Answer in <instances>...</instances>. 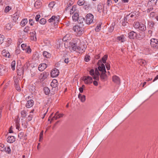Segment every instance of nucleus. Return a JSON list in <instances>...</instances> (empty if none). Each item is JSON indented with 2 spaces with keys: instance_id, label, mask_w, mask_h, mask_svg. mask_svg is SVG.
Wrapping results in <instances>:
<instances>
[{
  "instance_id": "nucleus-1",
  "label": "nucleus",
  "mask_w": 158,
  "mask_h": 158,
  "mask_svg": "<svg viewBox=\"0 0 158 158\" xmlns=\"http://www.w3.org/2000/svg\"><path fill=\"white\" fill-rule=\"evenodd\" d=\"M98 69L99 71L102 72L101 74L99 75L101 79L104 81L106 80L107 79V76L106 74V72L104 64L102 63L101 66H98Z\"/></svg>"
},
{
  "instance_id": "nucleus-2",
  "label": "nucleus",
  "mask_w": 158,
  "mask_h": 158,
  "mask_svg": "<svg viewBox=\"0 0 158 158\" xmlns=\"http://www.w3.org/2000/svg\"><path fill=\"white\" fill-rule=\"evenodd\" d=\"M83 27L80 26L79 25H75L73 27V31L75 32L77 35H81L84 32Z\"/></svg>"
},
{
  "instance_id": "nucleus-3",
  "label": "nucleus",
  "mask_w": 158,
  "mask_h": 158,
  "mask_svg": "<svg viewBox=\"0 0 158 158\" xmlns=\"http://www.w3.org/2000/svg\"><path fill=\"white\" fill-rule=\"evenodd\" d=\"M94 18V15L92 14L88 13L87 14L85 18L86 24L89 25L92 23H94L95 21Z\"/></svg>"
},
{
  "instance_id": "nucleus-4",
  "label": "nucleus",
  "mask_w": 158,
  "mask_h": 158,
  "mask_svg": "<svg viewBox=\"0 0 158 158\" xmlns=\"http://www.w3.org/2000/svg\"><path fill=\"white\" fill-rule=\"evenodd\" d=\"M98 69L97 68L95 69V71L94 69H91L89 71L90 74L93 76V79L95 80H99L100 73Z\"/></svg>"
},
{
  "instance_id": "nucleus-5",
  "label": "nucleus",
  "mask_w": 158,
  "mask_h": 158,
  "mask_svg": "<svg viewBox=\"0 0 158 158\" xmlns=\"http://www.w3.org/2000/svg\"><path fill=\"white\" fill-rule=\"evenodd\" d=\"M128 37L131 39H137L138 34L133 31L129 32L128 34Z\"/></svg>"
},
{
  "instance_id": "nucleus-6",
  "label": "nucleus",
  "mask_w": 158,
  "mask_h": 158,
  "mask_svg": "<svg viewBox=\"0 0 158 158\" xmlns=\"http://www.w3.org/2000/svg\"><path fill=\"white\" fill-rule=\"evenodd\" d=\"M83 80L85 83L86 84H89L93 82L92 78L90 76H84L83 77Z\"/></svg>"
},
{
  "instance_id": "nucleus-7",
  "label": "nucleus",
  "mask_w": 158,
  "mask_h": 158,
  "mask_svg": "<svg viewBox=\"0 0 158 158\" xmlns=\"http://www.w3.org/2000/svg\"><path fill=\"white\" fill-rule=\"evenodd\" d=\"M150 44L152 47L156 48L158 44V40L154 38L150 40Z\"/></svg>"
},
{
  "instance_id": "nucleus-8",
  "label": "nucleus",
  "mask_w": 158,
  "mask_h": 158,
  "mask_svg": "<svg viewBox=\"0 0 158 158\" xmlns=\"http://www.w3.org/2000/svg\"><path fill=\"white\" fill-rule=\"evenodd\" d=\"M79 25L81 27H84L85 23V18H84L81 16H80L79 19L77 21Z\"/></svg>"
},
{
  "instance_id": "nucleus-9",
  "label": "nucleus",
  "mask_w": 158,
  "mask_h": 158,
  "mask_svg": "<svg viewBox=\"0 0 158 158\" xmlns=\"http://www.w3.org/2000/svg\"><path fill=\"white\" fill-rule=\"evenodd\" d=\"M7 69L4 66L0 64V75L2 76L5 74Z\"/></svg>"
},
{
  "instance_id": "nucleus-10",
  "label": "nucleus",
  "mask_w": 158,
  "mask_h": 158,
  "mask_svg": "<svg viewBox=\"0 0 158 158\" xmlns=\"http://www.w3.org/2000/svg\"><path fill=\"white\" fill-rule=\"evenodd\" d=\"M59 70L57 69H55L52 71L51 73V75L52 77H55L59 75Z\"/></svg>"
},
{
  "instance_id": "nucleus-11",
  "label": "nucleus",
  "mask_w": 158,
  "mask_h": 158,
  "mask_svg": "<svg viewBox=\"0 0 158 158\" xmlns=\"http://www.w3.org/2000/svg\"><path fill=\"white\" fill-rule=\"evenodd\" d=\"M59 16H55L53 15L50 19L48 20L49 22L51 23L53 22H57L59 21Z\"/></svg>"
},
{
  "instance_id": "nucleus-12",
  "label": "nucleus",
  "mask_w": 158,
  "mask_h": 158,
  "mask_svg": "<svg viewBox=\"0 0 158 158\" xmlns=\"http://www.w3.org/2000/svg\"><path fill=\"white\" fill-rule=\"evenodd\" d=\"M58 83L57 80L54 79L51 82V85L52 88H55L56 89H58Z\"/></svg>"
},
{
  "instance_id": "nucleus-13",
  "label": "nucleus",
  "mask_w": 158,
  "mask_h": 158,
  "mask_svg": "<svg viewBox=\"0 0 158 158\" xmlns=\"http://www.w3.org/2000/svg\"><path fill=\"white\" fill-rule=\"evenodd\" d=\"M49 75V73L48 72H44L41 74V80L42 81L44 80Z\"/></svg>"
},
{
  "instance_id": "nucleus-14",
  "label": "nucleus",
  "mask_w": 158,
  "mask_h": 158,
  "mask_svg": "<svg viewBox=\"0 0 158 158\" xmlns=\"http://www.w3.org/2000/svg\"><path fill=\"white\" fill-rule=\"evenodd\" d=\"M113 81L115 83L119 84L120 83V81L119 78L116 75L112 77Z\"/></svg>"
},
{
  "instance_id": "nucleus-15",
  "label": "nucleus",
  "mask_w": 158,
  "mask_h": 158,
  "mask_svg": "<svg viewBox=\"0 0 158 158\" xmlns=\"http://www.w3.org/2000/svg\"><path fill=\"white\" fill-rule=\"evenodd\" d=\"M47 67V65L45 63H42L39 65L38 67V70L40 71H42Z\"/></svg>"
},
{
  "instance_id": "nucleus-16",
  "label": "nucleus",
  "mask_w": 158,
  "mask_h": 158,
  "mask_svg": "<svg viewBox=\"0 0 158 158\" xmlns=\"http://www.w3.org/2000/svg\"><path fill=\"white\" fill-rule=\"evenodd\" d=\"M146 35L144 31H142L140 32L139 34H138L137 39L141 40L144 38L145 36Z\"/></svg>"
},
{
  "instance_id": "nucleus-17",
  "label": "nucleus",
  "mask_w": 158,
  "mask_h": 158,
  "mask_svg": "<svg viewBox=\"0 0 158 158\" xmlns=\"http://www.w3.org/2000/svg\"><path fill=\"white\" fill-rule=\"evenodd\" d=\"M73 14L72 16L73 20V21L76 22L78 20V19H79V18L80 17L78 13H77V12H76Z\"/></svg>"
},
{
  "instance_id": "nucleus-18",
  "label": "nucleus",
  "mask_w": 158,
  "mask_h": 158,
  "mask_svg": "<svg viewBox=\"0 0 158 158\" xmlns=\"http://www.w3.org/2000/svg\"><path fill=\"white\" fill-rule=\"evenodd\" d=\"M15 86L18 91H20L21 90V88L18 84L19 80L18 79H16L14 80Z\"/></svg>"
},
{
  "instance_id": "nucleus-19",
  "label": "nucleus",
  "mask_w": 158,
  "mask_h": 158,
  "mask_svg": "<svg viewBox=\"0 0 158 158\" xmlns=\"http://www.w3.org/2000/svg\"><path fill=\"white\" fill-rule=\"evenodd\" d=\"M34 103V102L32 100H28L26 103V106L27 108H30L33 106Z\"/></svg>"
},
{
  "instance_id": "nucleus-20",
  "label": "nucleus",
  "mask_w": 158,
  "mask_h": 158,
  "mask_svg": "<svg viewBox=\"0 0 158 158\" xmlns=\"http://www.w3.org/2000/svg\"><path fill=\"white\" fill-rule=\"evenodd\" d=\"M107 55H105L102 58V60H98V66H99V63H102V62L104 64H106V60L107 59Z\"/></svg>"
},
{
  "instance_id": "nucleus-21",
  "label": "nucleus",
  "mask_w": 158,
  "mask_h": 158,
  "mask_svg": "<svg viewBox=\"0 0 158 158\" xmlns=\"http://www.w3.org/2000/svg\"><path fill=\"white\" fill-rule=\"evenodd\" d=\"M31 39L32 40L36 41L37 39L36 37V32L35 31H33L30 32Z\"/></svg>"
},
{
  "instance_id": "nucleus-22",
  "label": "nucleus",
  "mask_w": 158,
  "mask_h": 158,
  "mask_svg": "<svg viewBox=\"0 0 158 158\" xmlns=\"http://www.w3.org/2000/svg\"><path fill=\"white\" fill-rule=\"evenodd\" d=\"M8 142L12 143L15 141V137L13 136H10L8 137L7 138Z\"/></svg>"
},
{
  "instance_id": "nucleus-23",
  "label": "nucleus",
  "mask_w": 158,
  "mask_h": 158,
  "mask_svg": "<svg viewBox=\"0 0 158 158\" xmlns=\"http://www.w3.org/2000/svg\"><path fill=\"white\" fill-rule=\"evenodd\" d=\"M78 98L82 102H84L85 100V95H82L81 94H79L78 95Z\"/></svg>"
},
{
  "instance_id": "nucleus-24",
  "label": "nucleus",
  "mask_w": 158,
  "mask_h": 158,
  "mask_svg": "<svg viewBox=\"0 0 158 158\" xmlns=\"http://www.w3.org/2000/svg\"><path fill=\"white\" fill-rule=\"evenodd\" d=\"M24 70L22 68H19L18 69L17 73L18 75L21 76L23 74Z\"/></svg>"
},
{
  "instance_id": "nucleus-25",
  "label": "nucleus",
  "mask_w": 158,
  "mask_h": 158,
  "mask_svg": "<svg viewBox=\"0 0 158 158\" xmlns=\"http://www.w3.org/2000/svg\"><path fill=\"white\" fill-rule=\"evenodd\" d=\"M138 29L142 31H145L146 28L145 25L142 23H141Z\"/></svg>"
},
{
  "instance_id": "nucleus-26",
  "label": "nucleus",
  "mask_w": 158,
  "mask_h": 158,
  "mask_svg": "<svg viewBox=\"0 0 158 158\" xmlns=\"http://www.w3.org/2000/svg\"><path fill=\"white\" fill-rule=\"evenodd\" d=\"M43 55L44 57L47 58H50L51 56V54L47 51H44L43 52Z\"/></svg>"
},
{
  "instance_id": "nucleus-27",
  "label": "nucleus",
  "mask_w": 158,
  "mask_h": 158,
  "mask_svg": "<svg viewBox=\"0 0 158 158\" xmlns=\"http://www.w3.org/2000/svg\"><path fill=\"white\" fill-rule=\"evenodd\" d=\"M97 10L100 13L101 12H104V9H102V6L100 4H99L98 6Z\"/></svg>"
},
{
  "instance_id": "nucleus-28",
  "label": "nucleus",
  "mask_w": 158,
  "mask_h": 158,
  "mask_svg": "<svg viewBox=\"0 0 158 158\" xmlns=\"http://www.w3.org/2000/svg\"><path fill=\"white\" fill-rule=\"evenodd\" d=\"M41 3L39 1H36L34 3V7L36 8H38L40 7Z\"/></svg>"
},
{
  "instance_id": "nucleus-29",
  "label": "nucleus",
  "mask_w": 158,
  "mask_h": 158,
  "mask_svg": "<svg viewBox=\"0 0 158 158\" xmlns=\"http://www.w3.org/2000/svg\"><path fill=\"white\" fill-rule=\"evenodd\" d=\"M117 39L119 41H120L122 42H123L125 41L124 37L123 35L117 37Z\"/></svg>"
},
{
  "instance_id": "nucleus-30",
  "label": "nucleus",
  "mask_w": 158,
  "mask_h": 158,
  "mask_svg": "<svg viewBox=\"0 0 158 158\" xmlns=\"http://www.w3.org/2000/svg\"><path fill=\"white\" fill-rule=\"evenodd\" d=\"M2 54L3 56L7 58H9L10 56V54L8 52H6L5 50H3Z\"/></svg>"
},
{
  "instance_id": "nucleus-31",
  "label": "nucleus",
  "mask_w": 158,
  "mask_h": 158,
  "mask_svg": "<svg viewBox=\"0 0 158 158\" xmlns=\"http://www.w3.org/2000/svg\"><path fill=\"white\" fill-rule=\"evenodd\" d=\"M27 23V19H23L20 23V25L22 26H25Z\"/></svg>"
},
{
  "instance_id": "nucleus-32",
  "label": "nucleus",
  "mask_w": 158,
  "mask_h": 158,
  "mask_svg": "<svg viewBox=\"0 0 158 158\" xmlns=\"http://www.w3.org/2000/svg\"><path fill=\"white\" fill-rule=\"evenodd\" d=\"M71 47H72V49L74 51L77 52V44L76 43H72L71 44Z\"/></svg>"
},
{
  "instance_id": "nucleus-33",
  "label": "nucleus",
  "mask_w": 158,
  "mask_h": 158,
  "mask_svg": "<svg viewBox=\"0 0 158 158\" xmlns=\"http://www.w3.org/2000/svg\"><path fill=\"white\" fill-rule=\"evenodd\" d=\"M44 91L46 95H48L50 93V90L48 87H45L44 88Z\"/></svg>"
},
{
  "instance_id": "nucleus-34",
  "label": "nucleus",
  "mask_w": 158,
  "mask_h": 158,
  "mask_svg": "<svg viewBox=\"0 0 158 158\" xmlns=\"http://www.w3.org/2000/svg\"><path fill=\"white\" fill-rule=\"evenodd\" d=\"M12 26L13 25L11 23H8L6 24L5 28L8 30H10L12 27Z\"/></svg>"
},
{
  "instance_id": "nucleus-35",
  "label": "nucleus",
  "mask_w": 158,
  "mask_h": 158,
  "mask_svg": "<svg viewBox=\"0 0 158 158\" xmlns=\"http://www.w3.org/2000/svg\"><path fill=\"white\" fill-rule=\"evenodd\" d=\"M115 25V23H113L111 25L109 29V32H112L114 29V27Z\"/></svg>"
},
{
  "instance_id": "nucleus-36",
  "label": "nucleus",
  "mask_w": 158,
  "mask_h": 158,
  "mask_svg": "<svg viewBox=\"0 0 158 158\" xmlns=\"http://www.w3.org/2000/svg\"><path fill=\"white\" fill-rule=\"evenodd\" d=\"M85 2L84 0H79L77 2V4L79 6H82L85 4Z\"/></svg>"
},
{
  "instance_id": "nucleus-37",
  "label": "nucleus",
  "mask_w": 158,
  "mask_h": 158,
  "mask_svg": "<svg viewBox=\"0 0 158 158\" xmlns=\"http://www.w3.org/2000/svg\"><path fill=\"white\" fill-rule=\"evenodd\" d=\"M30 65V64L28 62H26L22 68L24 70H27Z\"/></svg>"
},
{
  "instance_id": "nucleus-38",
  "label": "nucleus",
  "mask_w": 158,
  "mask_h": 158,
  "mask_svg": "<svg viewBox=\"0 0 158 158\" xmlns=\"http://www.w3.org/2000/svg\"><path fill=\"white\" fill-rule=\"evenodd\" d=\"M139 63L141 65H145L146 64V61L143 60H139Z\"/></svg>"
},
{
  "instance_id": "nucleus-39",
  "label": "nucleus",
  "mask_w": 158,
  "mask_h": 158,
  "mask_svg": "<svg viewBox=\"0 0 158 158\" xmlns=\"http://www.w3.org/2000/svg\"><path fill=\"white\" fill-rule=\"evenodd\" d=\"M15 61H13L11 64V67L13 70H14L15 69Z\"/></svg>"
},
{
  "instance_id": "nucleus-40",
  "label": "nucleus",
  "mask_w": 158,
  "mask_h": 158,
  "mask_svg": "<svg viewBox=\"0 0 158 158\" xmlns=\"http://www.w3.org/2000/svg\"><path fill=\"white\" fill-rule=\"evenodd\" d=\"M46 22V20L44 18L41 19L39 21V23L42 25L44 24Z\"/></svg>"
},
{
  "instance_id": "nucleus-41",
  "label": "nucleus",
  "mask_w": 158,
  "mask_h": 158,
  "mask_svg": "<svg viewBox=\"0 0 158 158\" xmlns=\"http://www.w3.org/2000/svg\"><path fill=\"white\" fill-rule=\"evenodd\" d=\"M101 24H99L96 27L95 29V30L96 32H98L101 30Z\"/></svg>"
},
{
  "instance_id": "nucleus-42",
  "label": "nucleus",
  "mask_w": 158,
  "mask_h": 158,
  "mask_svg": "<svg viewBox=\"0 0 158 158\" xmlns=\"http://www.w3.org/2000/svg\"><path fill=\"white\" fill-rule=\"evenodd\" d=\"M129 15V17L131 18H132L133 17H135V18L137 16L136 13L134 12H131L128 15Z\"/></svg>"
},
{
  "instance_id": "nucleus-43",
  "label": "nucleus",
  "mask_w": 158,
  "mask_h": 158,
  "mask_svg": "<svg viewBox=\"0 0 158 158\" xmlns=\"http://www.w3.org/2000/svg\"><path fill=\"white\" fill-rule=\"evenodd\" d=\"M21 114L22 117L23 118H24L26 116L27 112L24 110H22L21 112Z\"/></svg>"
},
{
  "instance_id": "nucleus-44",
  "label": "nucleus",
  "mask_w": 158,
  "mask_h": 158,
  "mask_svg": "<svg viewBox=\"0 0 158 158\" xmlns=\"http://www.w3.org/2000/svg\"><path fill=\"white\" fill-rule=\"evenodd\" d=\"M4 149H5V151L8 154L10 152L11 150L10 147L9 146L7 147L6 148H4Z\"/></svg>"
},
{
  "instance_id": "nucleus-45",
  "label": "nucleus",
  "mask_w": 158,
  "mask_h": 158,
  "mask_svg": "<svg viewBox=\"0 0 158 158\" xmlns=\"http://www.w3.org/2000/svg\"><path fill=\"white\" fill-rule=\"evenodd\" d=\"M140 24L141 23L138 22L135 23L134 26V27L136 29H138Z\"/></svg>"
},
{
  "instance_id": "nucleus-46",
  "label": "nucleus",
  "mask_w": 158,
  "mask_h": 158,
  "mask_svg": "<svg viewBox=\"0 0 158 158\" xmlns=\"http://www.w3.org/2000/svg\"><path fill=\"white\" fill-rule=\"evenodd\" d=\"M12 42V40L10 38H8L7 39V43L6 44V47H8L11 44Z\"/></svg>"
},
{
  "instance_id": "nucleus-47",
  "label": "nucleus",
  "mask_w": 158,
  "mask_h": 158,
  "mask_svg": "<svg viewBox=\"0 0 158 158\" xmlns=\"http://www.w3.org/2000/svg\"><path fill=\"white\" fill-rule=\"evenodd\" d=\"M43 132L44 131H42L40 133V138H39V141L41 142L43 138Z\"/></svg>"
},
{
  "instance_id": "nucleus-48",
  "label": "nucleus",
  "mask_w": 158,
  "mask_h": 158,
  "mask_svg": "<svg viewBox=\"0 0 158 158\" xmlns=\"http://www.w3.org/2000/svg\"><path fill=\"white\" fill-rule=\"evenodd\" d=\"M154 23L152 22H151L148 23V25L150 29H153L154 28L153 26Z\"/></svg>"
},
{
  "instance_id": "nucleus-49",
  "label": "nucleus",
  "mask_w": 158,
  "mask_h": 158,
  "mask_svg": "<svg viewBox=\"0 0 158 158\" xmlns=\"http://www.w3.org/2000/svg\"><path fill=\"white\" fill-rule=\"evenodd\" d=\"M4 38V35H0V44L3 43Z\"/></svg>"
},
{
  "instance_id": "nucleus-50",
  "label": "nucleus",
  "mask_w": 158,
  "mask_h": 158,
  "mask_svg": "<svg viewBox=\"0 0 158 158\" xmlns=\"http://www.w3.org/2000/svg\"><path fill=\"white\" fill-rule=\"evenodd\" d=\"M89 57V56L88 55H86L84 58L85 61L87 62L89 61L90 60Z\"/></svg>"
},
{
  "instance_id": "nucleus-51",
  "label": "nucleus",
  "mask_w": 158,
  "mask_h": 158,
  "mask_svg": "<svg viewBox=\"0 0 158 158\" xmlns=\"http://www.w3.org/2000/svg\"><path fill=\"white\" fill-rule=\"evenodd\" d=\"M156 0H149V1L148 3V5H151L152 4L153 5H154V3L155 4Z\"/></svg>"
},
{
  "instance_id": "nucleus-52",
  "label": "nucleus",
  "mask_w": 158,
  "mask_h": 158,
  "mask_svg": "<svg viewBox=\"0 0 158 158\" xmlns=\"http://www.w3.org/2000/svg\"><path fill=\"white\" fill-rule=\"evenodd\" d=\"M151 5L150 8H148L147 10V12L148 13H149L153 9V5L152 4L150 5Z\"/></svg>"
},
{
  "instance_id": "nucleus-53",
  "label": "nucleus",
  "mask_w": 158,
  "mask_h": 158,
  "mask_svg": "<svg viewBox=\"0 0 158 158\" xmlns=\"http://www.w3.org/2000/svg\"><path fill=\"white\" fill-rule=\"evenodd\" d=\"M29 23L30 25L31 26L33 25L34 24V21L32 19H29Z\"/></svg>"
},
{
  "instance_id": "nucleus-54",
  "label": "nucleus",
  "mask_w": 158,
  "mask_h": 158,
  "mask_svg": "<svg viewBox=\"0 0 158 158\" xmlns=\"http://www.w3.org/2000/svg\"><path fill=\"white\" fill-rule=\"evenodd\" d=\"M30 30V27L28 26L26 27L24 29V31L28 33V31Z\"/></svg>"
},
{
  "instance_id": "nucleus-55",
  "label": "nucleus",
  "mask_w": 158,
  "mask_h": 158,
  "mask_svg": "<svg viewBox=\"0 0 158 158\" xmlns=\"http://www.w3.org/2000/svg\"><path fill=\"white\" fill-rule=\"evenodd\" d=\"M64 115V114H58L57 115H56V120L58 118L62 117Z\"/></svg>"
},
{
  "instance_id": "nucleus-56",
  "label": "nucleus",
  "mask_w": 158,
  "mask_h": 158,
  "mask_svg": "<svg viewBox=\"0 0 158 158\" xmlns=\"http://www.w3.org/2000/svg\"><path fill=\"white\" fill-rule=\"evenodd\" d=\"M11 9V7L9 6H6V7L5 11V12H8Z\"/></svg>"
},
{
  "instance_id": "nucleus-57",
  "label": "nucleus",
  "mask_w": 158,
  "mask_h": 158,
  "mask_svg": "<svg viewBox=\"0 0 158 158\" xmlns=\"http://www.w3.org/2000/svg\"><path fill=\"white\" fill-rule=\"evenodd\" d=\"M75 10H76V7H74V6H73V7H72V9L71 10V11H70L71 14L72 13V14H73V13H74L75 12Z\"/></svg>"
},
{
  "instance_id": "nucleus-58",
  "label": "nucleus",
  "mask_w": 158,
  "mask_h": 158,
  "mask_svg": "<svg viewBox=\"0 0 158 158\" xmlns=\"http://www.w3.org/2000/svg\"><path fill=\"white\" fill-rule=\"evenodd\" d=\"M27 48H27V47L25 49L26 52L28 53H31V49L30 48H29L28 47Z\"/></svg>"
},
{
  "instance_id": "nucleus-59",
  "label": "nucleus",
  "mask_w": 158,
  "mask_h": 158,
  "mask_svg": "<svg viewBox=\"0 0 158 158\" xmlns=\"http://www.w3.org/2000/svg\"><path fill=\"white\" fill-rule=\"evenodd\" d=\"M21 47L23 50H25L26 48V44H23L21 45Z\"/></svg>"
},
{
  "instance_id": "nucleus-60",
  "label": "nucleus",
  "mask_w": 158,
  "mask_h": 158,
  "mask_svg": "<svg viewBox=\"0 0 158 158\" xmlns=\"http://www.w3.org/2000/svg\"><path fill=\"white\" fill-rule=\"evenodd\" d=\"M64 61L65 63L68 64L69 61V60L68 58H65L64 59Z\"/></svg>"
},
{
  "instance_id": "nucleus-61",
  "label": "nucleus",
  "mask_w": 158,
  "mask_h": 158,
  "mask_svg": "<svg viewBox=\"0 0 158 158\" xmlns=\"http://www.w3.org/2000/svg\"><path fill=\"white\" fill-rule=\"evenodd\" d=\"M4 144L0 143V150L1 151H3L4 150Z\"/></svg>"
},
{
  "instance_id": "nucleus-62",
  "label": "nucleus",
  "mask_w": 158,
  "mask_h": 158,
  "mask_svg": "<svg viewBox=\"0 0 158 158\" xmlns=\"http://www.w3.org/2000/svg\"><path fill=\"white\" fill-rule=\"evenodd\" d=\"M27 121L28 122H29L30 121H31L32 120V115L31 114H30L27 118Z\"/></svg>"
},
{
  "instance_id": "nucleus-63",
  "label": "nucleus",
  "mask_w": 158,
  "mask_h": 158,
  "mask_svg": "<svg viewBox=\"0 0 158 158\" xmlns=\"http://www.w3.org/2000/svg\"><path fill=\"white\" fill-rule=\"evenodd\" d=\"M40 15H36L35 17V20L36 22L38 21L39 18H40Z\"/></svg>"
},
{
  "instance_id": "nucleus-64",
  "label": "nucleus",
  "mask_w": 158,
  "mask_h": 158,
  "mask_svg": "<svg viewBox=\"0 0 158 158\" xmlns=\"http://www.w3.org/2000/svg\"><path fill=\"white\" fill-rule=\"evenodd\" d=\"M128 23L127 22H125V21H123L122 23V25L123 26H127V25H128Z\"/></svg>"
}]
</instances>
